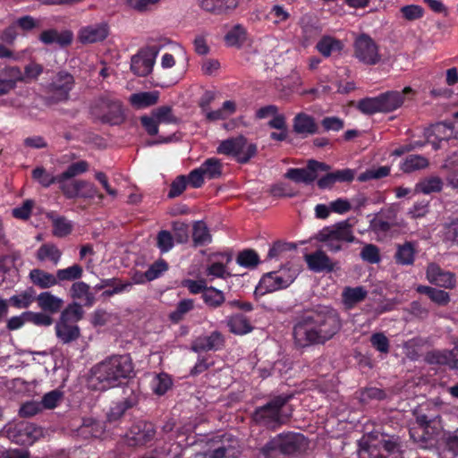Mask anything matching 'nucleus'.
<instances>
[{"mask_svg":"<svg viewBox=\"0 0 458 458\" xmlns=\"http://www.w3.org/2000/svg\"><path fill=\"white\" fill-rule=\"evenodd\" d=\"M342 328L339 312L331 306L318 305L306 310L293 327L294 344L299 349L325 344Z\"/></svg>","mask_w":458,"mask_h":458,"instance_id":"obj_1","label":"nucleus"},{"mask_svg":"<svg viewBox=\"0 0 458 458\" xmlns=\"http://www.w3.org/2000/svg\"><path fill=\"white\" fill-rule=\"evenodd\" d=\"M133 372L129 355H113L105 359L92 369L94 378L101 384L102 389L118 386Z\"/></svg>","mask_w":458,"mask_h":458,"instance_id":"obj_2","label":"nucleus"},{"mask_svg":"<svg viewBox=\"0 0 458 458\" xmlns=\"http://www.w3.org/2000/svg\"><path fill=\"white\" fill-rule=\"evenodd\" d=\"M293 398V394H283L272 397L264 405L255 408L251 421L269 430L276 431L289 420L291 414H284L283 408Z\"/></svg>","mask_w":458,"mask_h":458,"instance_id":"obj_3","label":"nucleus"},{"mask_svg":"<svg viewBox=\"0 0 458 458\" xmlns=\"http://www.w3.org/2000/svg\"><path fill=\"white\" fill-rule=\"evenodd\" d=\"M89 111L92 116L106 124L120 125L126 120L123 102L111 92L96 97L90 103Z\"/></svg>","mask_w":458,"mask_h":458,"instance_id":"obj_4","label":"nucleus"},{"mask_svg":"<svg viewBox=\"0 0 458 458\" xmlns=\"http://www.w3.org/2000/svg\"><path fill=\"white\" fill-rule=\"evenodd\" d=\"M305 440V437L301 433L283 432L270 438L260 449V454L266 458L270 457L274 452L284 455L294 454L302 450Z\"/></svg>","mask_w":458,"mask_h":458,"instance_id":"obj_5","label":"nucleus"},{"mask_svg":"<svg viewBox=\"0 0 458 458\" xmlns=\"http://www.w3.org/2000/svg\"><path fill=\"white\" fill-rule=\"evenodd\" d=\"M216 152L227 157H232L239 164H247L258 153L256 143L249 142L243 135L231 137L222 140Z\"/></svg>","mask_w":458,"mask_h":458,"instance_id":"obj_6","label":"nucleus"},{"mask_svg":"<svg viewBox=\"0 0 458 458\" xmlns=\"http://www.w3.org/2000/svg\"><path fill=\"white\" fill-rule=\"evenodd\" d=\"M75 85L74 77L66 71L58 72L47 85V103L54 105L65 102L70 98V92Z\"/></svg>","mask_w":458,"mask_h":458,"instance_id":"obj_7","label":"nucleus"},{"mask_svg":"<svg viewBox=\"0 0 458 458\" xmlns=\"http://www.w3.org/2000/svg\"><path fill=\"white\" fill-rule=\"evenodd\" d=\"M353 55L368 65L377 64L381 59L377 44L366 33L356 37L353 43Z\"/></svg>","mask_w":458,"mask_h":458,"instance_id":"obj_8","label":"nucleus"},{"mask_svg":"<svg viewBox=\"0 0 458 458\" xmlns=\"http://www.w3.org/2000/svg\"><path fill=\"white\" fill-rule=\"evenodd\" d=\"M424 136L434 150H439L450 140H456L457 132L452 122H439L426 128Z\"/></svg>","mask_w":458,"mask_h":458,"instance_id":"obj_9","label":"nucleus"},{"mask_svg":"<svg viewBox=\"0 0 458 458\" xmlns=\"http://www.w3.org/2000/svg\"><path fill=\"white\" fill-rule=\"evenodd\" d=\"M330 169L329 165L310 159L308 161L306 168H289L284 177L297 183L310 184L317 179L318 172H328Z\"/></svg>","mask_w":458,"mask_h":458,"instance_id":"obj_10","label":"nucleus"},{"mask_svg":"<svg viewBox=\"0 0 458 458\" xmlns=\"http://www.w3.org/2000/svg\"><path fill=\"white\" fill-rule=\"evenodd\" d=\"M294 281L291 275H284L281 271H271L266 273L260 278L256 286L255 294L264 295L287 288Z\"/></svg>","mask_w":458,"mask_h":458,"instance_id":"obj_11","label":"nucleus"},{"mask_svg":"<svg viewBox=\"0 0 458 458\" xmlns=\"http://www.w3.org/2000/svg\"><path fill=\"white\" fill-rule=\"evenodd\" d=\"M8 434L13 442L21 445H31L43 436V429L34 423L20 422Z\"/></svg>","mask_w":458,"mask_h":458,"instance_id":"obj_12","label":"nucleus"},{"mask_svg":"<svg viewBox=\"0 0 458 458\" xmlns=\"http://www.w3.org/2000/svg\"><path fill=\"white\" fill-rule=\"evenodd\" d=\"M123 400L114 403L107 413V420L114 422L119 420L129 409L133 408L139 403V392L131 386H126L123 390Z\"/></svg>","mask_w":458,"mask_h":458,"instance_id":"obj_13","label":"nucleus"},{"mask_svg":"<svg viewBox=\"0 0 458 458\" xmlns=\"http://www.w3.org/2000/svg\"><path fill=\"white\" fill-rule=\"evenodd\" d=\"M317 239H335L339 242H353L355 241V236L352 231V225L349 220H344L332 226L324 227L318 232Z\"/></svg>","mask_w":458,"mask_h":458,"instance_id":"obj_14","label":"nucleus"},{"mask_svg":"<svg viewBox=\"0 0 458 458\" xmlns=\"http://www.w3.org/2000/svg\"><path fill=\"white\" fill-rule=\"evenodd\" d=\"M225 344L224 335L215 330L208 335H199L191 343V351L197 353L216 352L222 350Z\"/></svg>","mask_w":458,"mask_h":458,"instance_id":"obj_15","label":"nucleus"},{"mask_svg":"<svg viewBox=\"0 0 458 458\" xmlns=\"http://www.w3.org/2000/svg\"><path fill=\"white\" fill-rule=\"evenodd\" d=\"M414 94L411 87H405L402 91L389 90L377 96L381 113H391L399 107L404 102V96Z\"/></svg>","mask_w":458,"mask_h":458,"instance_id":"obj_16","label":"nucleus"},{"mask_svg":"<svg viewBox=\"0 0 458 458\" xmlns=\"http://www.w3.org/2000/svg\"><path fill=\"white\" fill-rule=\"evenodd\" d=\"M428 282L438 287L454 289L456 286L454 273L443 270L437 264L430 263L426 270Z\"/></svg>","mask_w":458,"mask_h":458,"instance_id":"obj_17","label":"nucleus"},{"mask_svg":"<svg viewBox=\"0 0 458 458\" xmlns=\"http://www.w3.org/2000/svg\"><path fill=\"white\" fill-rule=\"evenodd\" d=\"M131 437V444L136 446H142L151 442L156 436L155 425L148 421H140L133 425L130 430Z\"/></svg>","mask_w":458,"mask_h":458,"instance_id":"obj_18","label":"nucleus"},{"mask_svg":"<svg viewBox=\"0 0 458 458\" xmlns=\"http://www.w3.org/2000/svg\"><path fill=\"white\" fill-rule=\"evenodd\" d=\"M425 361L430 365L446 366L450 369H458V358L454 350H433L425 355Z\"/></svg>","mask_w":458,"mask_h":458,"instance_id":"obj_19","label":"nucleus"},{"mask_svg":"<svg viewBox=\"0 0 458 458\" xmlns=\"http://www.w3.org/2000/svg\"><path fill=\"white\" fill-rule=\"evenodd\" d=\"M305 261L310 270L315 273H330L335 270V264L320 250L305 255Z\"/></svg>","mask_w":458,"mask_h":458,"instance_id":"obj_20","label":"nucleus"},{"mask_svg":"<svg viewBox=\"0 0 458 458\" xmlns=\"http://www.w3.org/2000/svg\"><path fill=\"white\" fill-rule=\"evenodd\" d=\"M293 130L296 134L306 137L318 133V125L313 116L301 112L293 119Z\"/></svg>","mask_w":458,"mask_h":458,"instance_id":"obj_21","label":"nucleus"},{"mask_svg":"<svg viewBox=\"0 0 458 458\" xmlns=\"http://www.w3.org/2000/svg\"><path fill=\"white\" fill-rule=\"evenodd\" d=\"M38 39L45 45H52L55 43L60 47H64L72 44L73 34L68 30L59 32L55 29H48L43 30L39 34Z\"/></svg>","mask_w":458,"mask_h":458,"instance_id":"obj_22","label":"nucleus"},{"mask_svg":"<svg viewBox=\"0 0 458 458\" xmlns=\"http://www.w3.org/2000/svg\"><path fill=\"white\" fill-rule=\"evenodd\" d=\"M108 36V26L106 23L94 24L81 29L80 41L83 44L103 41Z\"/></svg>","mask_w":458,"mask_h":458,"instance_id":"obj_23","label":"nucleus"},{"mask_svg":"<svg viewBox=\"0 0 458 458\" xmlns=\"http://www.w3.org/2000/svg\"><path fill=\"white\" fill-rule=\"evenodd\" d=\"M341 296L344 309L350 310L367 298L368 291L364 286H346L344 288Z\"/></svg>","mask_w":458,"mask_h":458,"instance_id":"obj_24","label":"nucleus"},{"mask_svg":"<svg viewBox=\"0 0 458 458\" xmlns=\"http://www.w3.org/2000/svg\"><path fill=\"white\" fill-rule=\"evenodd\" d=\"M36 301L38 307L49 315L58 313L64 306L63 299L50 292H42L38 295L36 294Z\"/></svg>","mask_w":458,"mask_h":458,"instance_id":"obj_25","label":"nucleus"},{"mask_svg":"<svg viewBox=\"0 0 458 458\" xmlns=\"http://www.w3.org/2000/svg\"><path fill=\"white\" fill-rule=\"evenodd\" d=\"M55 335L63 344H71L81 336V329L77 325L58 320L55 326Z\"/></svg>","mask_w":458,"mask_h":458,"instance_id":"obj_26","label":"nucleus"},{"mask_svg":"<svg viewBox=\"0 0 458 458\" xmlns=\"http://www.w3.org/2000/svg\"><path fill=\"white\" fill-rule=\"evenodd\" d=\"M200 7L213 14H224L238 5V0H199Z\"/></svg>","mask_w":458,"mask_h":458,"instance_id":"obj_27","label":"nucleus"},{"mask_svg":"<svg viewBox=\"0 0 458 458\" xmlns=\"http://www.w3.org/2000/svg\"><path fill=\"white\" fill-rule=\"evenodd\" d=\"M158 99V91H142L131 94L129 98V102L133 108L139 110L155 106Z\"/></svg>","mask_w":458,"mask_h":458,"instance_id":"obj_28","label":"nucleus"},{"mask_svg":"<svg viewBox=\"0 0 458 458\" xmlns=\"http://www.w3.org/2000/svg\"><path fill=\"white\" fill-rule=\"evenodd\" d=\"M226 325L230 332L234 335H242L253 330L250 319L242 313H236L228 317Z\"/></svg>","mask_w":458,"mask_h":458,"instance_id":"obj_29","label":"nucleus"},{"mask_svg":"<svg viewBox=\"0 0 458 458\" xmlns=\"http://www.w3.org/2000/svg\"><path fill=\"white\" fill-rule=\"evenodd\" d=\"M6 301L9 306L17 310L28 309L36 301V291L33 287H28L24 291L11 296Z\"/></svg>","mask_w":458,"mask_h":458,"instance_id":"obj_30","label":"nucleus"},{"mask_svg":"<svg viewBox=\"0 0 458 458\" xmlns=\"http://www.w3.org/2000/svg\"><path fill=\"white\" fill-rule=\"evenodd\" d=\"M344 43L332 36H323L317 43L316 49L324 56L329 57L334 53H341Z\"/></svg>","mask_w":458,"mask_h":458,"instance_id":"obj_31","label":"nucleus"},{"mask_svg":"<svg viewBox=\"0 0 458 458\" xmlns=\"http://www.w3.org/2000/svg\"><path fill=\"white\" fill-rule=\"evenodd\" d=\"M29 277L31 283L40 289H47L58 284L56 275L54 276L39 268L30 270Z\"/></svg>","mask_w":458,"mask_h":458,"instance_id":"obj_32","label":"nucleus"},{"mask_svg":"<svg viewBox=\"0 0 458 458\" xmlns=\"http://www.w3.org/2000/svg\"><path fill=\"white\" fill-rule=\"evenodd\" d=\"M236 104L233 100H226L217 110L209 109L204 114L206 121L209 123L226 120L236 112Z\"/></svg>","mask_w":458,"mask_h":458,"instance_id":"obj_33","label":"nucleus"},{"mask_svg":"<svg viewBox=\"0 0 458 458\" xmlns=\"http://www.w3.org/2000/svg\"><path fill=\"white\" fill-rule=\"evenodd\" d=\"M416 254V245L412 242H405L397 246L394 254L395 262L403 266H410L414 263Z\"/></svg>","mask_w":458,"mask_h":458,"instance_id":"obj_34","label":"nucleus"},{"mask_svg":"<svg viewBox=\"0 0 458 458\" xmlns=\"http://www.w3.org/2000/svg\"><path fill=\"white\" fill-rule=\"evenodd\" d=\"M247 30L242 24H236L225 35L224 40L227 47L239 49L247 41Z\"/></svg>","mask_w":458,"mask_h":458,"instance_id":"obj_35","label":"nucleus"},{"mask_svg":"<svg viewBox=\"0 0 458 458\" xmlns=\"http://www.w3.org/2000/svg\"><path fill=\"white\" fill-rule=\"evenodd\" d=\"M416 422L419 425L418 428H412L410 430V436L415 442L427 443L430 438L428 432L432 420L426 414H418L416 416Z\"/></svg>","mask_w":458,"mask_h":458,"instance_id":"obj_36","label":"nucleus"},{"mask_svg":"<svg viewBox=\"0 0 458 458\" xmlns=\"http://www.w3.org/2000/svg\"><path fill=\"white\" fill-rule=\"evenodd\" d=\"M444 182L438 176H428L419 181L415 185V191L423 194H431L440 192Z\"/></svg>","mask_w":458,"mask_h":458,"instance_id":"obj_37","label":"nucleus"},{"mask_svg":"<svg viewBox=\"0 0 458 458\" xmlns=\"http://www.w3.org/2000/svg\"><path fill=\"white\" fill-rule=\"evenodd\" d=\"M154 64L153 58L136 55L131 57V70L135 75L145 77L152 72Z\"/></svg>","mask_w":458,"mask_h":458,"instance_id":"obj_38","label":"nucleus"},{"mask_svg":"<svg viewBox=\"0 0 458 458\" xmlns=\"http://www.w3.org/2000/svg\"><path fill=\"white\" fill-rule=\"evenodd\" d=\"M192 241L196 247L206 246L212 242V236L205 222L196 221L193 224Z\"/></svg>","mask_w":458,"mask_h":458,"instance_id":"obj_39","label":"nucleus"},{"mask_svg":"<svg viewBox=\"0 0 458 458\" xmlns=\"http://www.w3.org/2000/svg\"><path fill=\"white\" fill-rule=\"evenodd\" d=\"M37 259L39 261L50 260L57 265L62 257V251L54 243H44L37 250Z\"/></svg>","mask_w":458,"mask_h":458,"instance_id":"obj_40","label":"nucleus"},{"mask_svg":"<svg viewBox=\"0 0 458 458\" xmlns=\"http://www.w3.org/2000/svg\"><path fill=\"white\" fill-rule=\"evenodd\" d=\"M205 178L208 180L218 179L223 174V164L216 157L206 159L199 166Z\"/></svg>","mask_w":458,"mask_h":458,"instance_id":"obj_41","label":"nucleus"},{"mask_svg":"<svg viewBox=\"0 0 458 458\" xmlns=\"http://www.w3.org/2000/svg\"><path fill=\"white\" fill-rule=\"evenodd\" d=\"M201 298L203 302L213 310L220 308L225 302V293L214 286H208Z\"/></svg>","mask_w":458,"mask_h":458,"instance_id":"obj_42","label":"nucleus"},{"mask_svg":"<svg viewBox=\"0 0 458 458\" xmlns=\"http://www.w3.org/2000/svg\"><path fill=\"white\" fill-rule=\"evenodd\" d=\"M89 289V285L85 282H75L71 287V295L73 299H83L86 306H92L95 302V296Z\"/></svg>","mask_w":458,"mask_h":458,"instance_id":"obj_43","label":"nucleus"},{"mask_svg":"<svg viewBox=\"0 0 458 458\" xmlns=\"http://www.w3.org/2000/svg\"><path fill=\"white\" fill-rule=\"evenodd\" d=\"M258 252L253 249H244L237 254L236 263L245 268L253 269L260 264Z\"/></svg>","mask_w":458,"mask_h":458,"instance_id":"obj_44","label":"nucleus"},{"mask_svg":"<svg viewBox=\"0 0 458 458\" xmlns=\"http://www.w3.org/2000/svg\"><path fill=\"white\" fill-rule=\"evenodd\" d=\"M31 177L37 181L42 187L48 188L52 184L62 182L60 174L53 175L47 172L43 166H37L32 170Z\"/></svg>","mask_w":458,"mask_h":458,"instance_id":"obj_45","label":"nucleus"},{"mask_svg":"<svg viewBox=\"0 0 458 458\" xmlns=\"http://www.w3.org/2000/svg\"><path fill=\"white\" fill-rule=\"evenodd\" d=\"M428 166V160L421 155H409L400 165V169L406 174Z\"/></svg>","mask_w":458,"mask_h":458,"instance_id":"obj_46","label":"nucleus"},{"mask_svg":"<svg viewBox=\"0 0 458 458\" xmlns=\"http://www.w3.org/2000/svg\"><path fill=\"white\" fill-rule=\"evenodd\" d=\"M193 309L194 301L192 299H183L177 303L175 310L169 314V319L172 323L177 324Z\"/></svg>","mask_w":458,"mask_h":458,"instance_id":"obj_47","label":"nucleus"},{"mask_svg":"<svg viewBox=\"0 0 458 458\" xmlns=\"http://www.w3.org/2000/svg\"><path fill=\"white\" fill-rule=\"evenodd\" d=\"M357 394L361 403L367 404L370 401H382L386 398L385 390L374 386L360 389Z\"/></svg>","mask_w":458,"mask_h":458,"instance_id":"obj_48","label":"nucleus"},{"mask_svg":"<svg viewBox=\"0 0 458 458\" xmlns=\"http://www.w3.org/2000/svg\"><path fill=\"white\" fill-rule=\"evenodd\" d=\"M391 167L388 165H382L377 167H371L361 173L358 176V181L364 182L369 180H379L390 174Z\"/></svg>","mask_w":458,"mask_h":458,"instance_id":"obj_49","label":"nucleus"},{"mask_svg":"<svg viewBox=\"0 0 458 458\" xmlns=\"http://www.w3.org/2000/svg\"><path fill=\"white\" fill-rule=\"evenodd\" d=\"M13 22L17 30H21L23 34H28L41 27L40 20L34 18L31 15L21 16L17 18Z\"/></svg>","mask_w":458,"mask_h":458,"instance_id":"obj_50","label":"nucleus"},{"mask_svg":"<svg viewBox=\"0 0 458 458\" xmlns=\"http://www.w3.org/2000/svg\"><path fill=\"white\" fill-rule=\"evenodd\" d=\"M83 310L81 306L76 302L69 304L60 315L59 320L67 323H76L82 318Z\"/></svg>","mask_w":458,"mask_h":458,"instance_id":"obj_51","label":"nucleus"},{"mask_svg":"<svg viewBox=\"0 0 458 458\" xmlns=\"http://www.w3.org/2000/svg\"><path fill=\"white\" fill-rule=\"evenodd\" d=\"M151 115L158 123H176L178 119L173 114V108L169 106H162L151 111Z\"/></svg>","mask_w":458,"mask_h":458,"instance_id":"obj_52","label":"nucleus"},{"mask_svg":"<svg viewBox=\"0 0 458 458\" xmlns=\"http://www.w3.org/2000/svg\"><path fill=\"white\" fill-rule=\"evenodd\" d=\"M89 163L85 160H81L72 163L65 171L60 174L61 181H67L75 176L82 174L89 170Z\"/></svg>","mask_w":458,"mask_h":458,"instance_id":"obj_53","label":"nucleus"},{"mask_svg":"<svg viewBox=\"0 0 458 458\" xmlns=\"http://www.w3.org/2000/svg\"><path fill=\"white\" fill-rule=\"evenodd\" d=\"M357 109L367 115L381 113L377 96L361 98L357 103Z\"/></svg>","mask_w":458,"mask_h":458,"instance_id":"obj_54","label":"nucleus"},{"mask_svg":"<svg viewBox=\"0 0 458 458\" xmlns=\"http://www.w3.org/2000/svg\"><path fill=\"white\" fill-rule=\"evenodd\" d=\"M83 184H85L84 180H75L70 183H67L66 181L58 182L59 189L68 199L79 198L80 190Z\"/></svg>","mask_w":458,"mask_h":458,"instance_id":"obj_55","label":"nucleus"},{"mask_svg":"<svg viewBox=\"0 0 458 458\" xmlns=\"http://www.w3.org/2000/svg\"><path fill=\"white\" fill-rule=\"evenodd\" d=\"M290 17V13L284 5L281 4L273 5L267 14V19L271 21L275 25H279L288 21Z\"/></svg>","mask_w":458,"mask_h":458,"instance_id":"obj_56","label":"nucleus"},{"mask_svg":"<svg viewBox=\"0 0 458 458\" xmlns=\"http://www.w3.org/2000/svg\"><path fill=\"white\" fill-rule=\"evenodd\" d=\"M83 269L81 265L74 264L67 268L56 271L57 281H74L82 276Z\"/></svg>","mask_w":458,"mask_h":458,"instance_id":"obj_57","label":"nucleus"},{"mask_svg":"<svg viewBox=\"0 0 458 458\" xmlns=\"http://www.w3.org/2000/svg\"><path fill=\"white\" fill-rule=\"evenodd\" d=\"M25 317H27L28 323H31L37 327H49L54 322L51 315L44 311H25Z\"/></svg>","mask_w":458,"mask_h":458,"instance_id":"obj_58","label":"nucleus"},{"mask_svg":"<svg viewBox=\"0 0 458 458\" xmlns=\"http://www.w3.org/2000/svg\"><path fill=\"white\" fill-rule=\"evenodd\" d=\"M174 246V238L171 232L161 230L157 235V247L161 253L170 251Z\"/></svg>","mask_w":458,"mask_h":458,"instance_id":"obj_59","label":"nucleus"},{"mask_svg":"<svg viewBox=\"0 0 458 458\" xmlns=\"http://www.w3.org/2000/svg\"><path fill=\"white\" fill-rule=\"evenodd\" d=\"M72 225L66 218L61 216L53 220V234L56 237L63 238L72 233Z\"/></svg>","mask_w":458,"mask_h":458,"instance_id":"obj_60","label":"nucleus"},{"mask_svg":"<svg viewBox=\"0 0 458 458\" xmlns=\"http://www.w3.org/2000/svg\"><path fill=\"white\" fill-rule=\"evenodd\" d=\"M293 250H295V245L293 243L276 242L270 247L267 259H278L283 257L284 252Z\"/></svg>","mask_w":458,"mask_h":458,"instance_id":"obj_61","label":"nucleus"},{"mask_svg":"<svg viewBox=\"0 0 458 458\" xmlns=\"http://www.w3.org/2000/svg\"><path fill=\"white\" fill-rule=\"evenodd\" d=\"M188 185L186 175H178L170 184L168 198L174 199L183 193Z\"/></svg>","mask_w":458,"mask_h":458,"instance_id":"obj_62","label":"nucleus"},{"mask_svg":"<svg viewBox=\"0 0 458 458\" xmlns=\"http://www.w3.org/2000/svg\"><path fill=\"white\" fill-rule=\"evenodd\" d=\"M270 194L276 198H293L297 192L288 183L279 182L271 186Z\"/></svg>","mask_w":458,"mask_h":458,"instance_id":"obj_63","label":"nucleus"},{"mask_svg":"<svg viewBox=\"0 0 458 458\" xmlns=\"http://www.w3.org/2000/svg\"><path fill=\"white\" fill-rule=\"evenodd\" d=\"M444 228L445 239L458 246V217L451 218L449 222L445 223Z\"/></svg>","mask_w":458,"mask_h":458,"instance_id":"obj_64","label":"nucleus"}]
</instances>
